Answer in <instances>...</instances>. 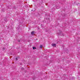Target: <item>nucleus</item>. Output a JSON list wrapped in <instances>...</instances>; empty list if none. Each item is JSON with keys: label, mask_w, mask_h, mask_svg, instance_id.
Here are the masks:
<instances>
[{"label": "nucleus", "mask_w": 80, "mask_h": 80, "mask_svg": "<svg viewBox=\"0 0 80 80\" xmlns=\"http://www.w3.org/2000/svg\"><path fill=\"white\" fill-rule=\"evenodd\" d=\"M52 47H56V45L54 43H52Z\"/></svg>", "instance_id": "nucleus-1"}, {"label": "nucleus", "mask_w": 80, "mask_h": 80, "mask_svg": "<svg viewBox=\"0 0 80 80\" xmlns=\"http://www.w3.org/2000/svg\"><path fill=\"white\" fill-rule=\"evenodd\" d=\"M60 35H61V36H64V34H63L62 32H61L60 33Z\"/></svg>", "instance_id": "nucleus-2"}, {"label": "nucleus", "mask_w": 80, "mask_h": 80, "mask_svg": "<svg viewBox=\"0 0 80 80\" xmlns=\"http://www.w3.org/2000/svg\"><path fill=\"white\" fill-rule=\"evenodd\" d=\"M31 35H34L35 34V33H34V32L32 31V32H31Z\"/></svg>", "instance_id": "nucleus-3"}, {"label": "nucleus", "mask_w": 80, "mask_h": 80, "mask_svg": "<svg viewBox=\"0 0 80 80\" xmlns=\"http://www.w3.org/2000/svg\"><path fill=\"white\" fill-rule=\"evenodd\" d=\"M42 47H43V46L41 45L40 46V48H42Z\"/></svg>", "instance_id": "nucleus-4"}, {"label": "nucleus", "mask_w": 80, "mask_h": 80, "mask_svg": "<svg viewBox=\"0 0 80 80\" xmlns=\"http://www.w3.org/2000/svg\"><path fill=\"white\" fill-rule=\"evenodd\" d=\"M33 50H35V49H37V48H36L35 47H33Z\"/></svg>", "instance_id": "nucleus-5"}, {"label": "nucleus", "mask_w": 80, "mask_h": 80, "mask_svg": "<svg viewBox=\"0 0 80 80\" xmlns=\"http://www.w3.org/2000/svg\"><path fill=\"white\" fill-rule=\"evenodd\" d=\"M16 61H17V60H18V58L17 57L16 58Z\"/></svg>", "instance_id": "nucleus-6"}, {"label": "nucleus", "mask_w": 80, "mask_h": 80, "mask_svg": "<svg viewBox=\"0 0 80 80\" xmlns=\"http://www.w3.org/2000/svg\"><path fill=\"white\" fill-rule=\"evenodd\" d=\"M56 8H57V7H56Z\"/></svg>", "instance_id": "nucleus-7"}, {"label": "nucleus", "mask_w": 80, "mask_h": 80, "mask_svg": "<svg viewBox=\"0 0 80 80\" xmlns=\"http://www.w3.org/2000/svg\"><path fill=\"white\" fill-rule=\"evenodd\" d=\"M50 19H49V18H48V20H49Z\"/></svg>", "instance_id": "nucleus-8"}, {"label": "nucleus", "mask_w": 80, "mask_h": 80, "mask_svg": "<svg viewBox=\"0 0 80 80\" xmlns=\"http://www.w3.org/2000/svg\"><path fill=\"white\" fill-rule=\"evenodd\" d=\"M32 11H33V10H32Z\"/></svg>", "instance_id": "nucleus-9"}, {"label": "nucleus", "mask_w": 80, "mask_h": 80, "mask_svg": "<svg viewBox=\"0 0 80 80\" xmlns=\"http://www.w3.org/2000/svg\"><path fill=\"white\" fill-rule=\"evenodd\" d=\"M32 11H33V10H32Z\"/></svg>", "instance_id": "nucleus-10"}]
</instances>
